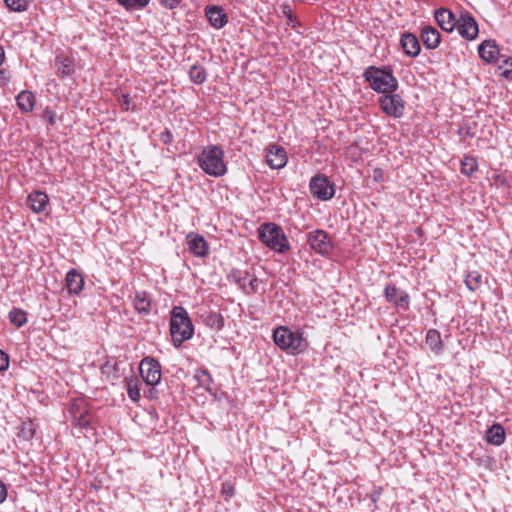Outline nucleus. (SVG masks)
I'll use <instances>...</instances> for the list:
<instances>
[{
	"label": "nucleus",
	"mask_w": 512,
	"mask_h": 512,
	"mask_svg": "<svg viewBox=\"0 0 512 512\" xmlns=\"http://www.w3.org/2000/svg\"><path fill=\"white\" fill-rule=\"evenodd\" d=\"M401 46L404 53L410 57H416L421 51L418 38L412 33H404L401 37Z\"/></svg>",
	"instance_id": "obj_21"
},
{
	"label": "nucleus",
	"mask_w": 512,
	"mask_h": 512,
	"mask_svg": "<svg viewBox=\"0 0 512 512\" xmlns=\"http://www.w3.org/2000/svg\"><path fill=\"white\" fill-rule=\"evenodd\" d=\"M133 306L139 313L148 314L151 309V300L147 292H136L133 299Z\"/></svg>",
	"instance_id": "obj_25"
},
{
	"label": "nucleus",
	"mask_w": 512,
	"mask_h": 512,
	"mask_svg": "<svg viewBox=\"0 0 512 512\" xmlns=\"http://www.w3.org/2000/svg\"><path fill=\"white\" fill-rule=\"evenodd\" d=\"M384 296L388 302L394 303L395 306L403 310L409 309L410 296L407 292L400 291L395 285H386L384 289Z\"/></svg>",
	"instance_id": "obj_11"
},
{
	"label": "nucleus",
	"mask_w": 512,
	"mask_h": 512,
	"mask_svg": "<svg viewBox=\"0 0 512 512\" xmlns=\"http://www.w3.org/2000/svg\"><path fill=\"white\" fill-rule=\"evenodd\" d=\"M65 284L69 295H78L84 288V277L76 269H71L66 274Z\"/></svg>",
	"instance_id": "obj_16"
},
{
	"label": "nucleus",
	"mask_w": 512,
	"mask_h": 512,
	"mask_svg": "<svg viewBox=\"0 0 512 512\" xmlns=\"http://www.w3.org/2000/svg\"><path fill=\"white\" fill-rule=\"evenodd\" d=\"M478 170V162L476 158L472 156H465L461 160L460 171L466 176H472Z\"/></svg>",
	"instance_id": "obj_29"
},
{
	"label": "nucleus",
	"mask_w": 512,
	"mask_h": 512,
	"mask_svg": "<svg viewBox=\"0 0 512 512\" xmlns=\"http://www.w3.org/2000/svg\"><path fill=\"white\" fill-rule=\"evenodd\" d=\"M35 433V424L32 420V418H27L26 421H23L21 423V426L19 427L18 436L22 437L25 440H29L33 437Z\"/></svg>",
	"instance_id": "obj_33"
},
{
	"label": "nucleus",
	"mask_w": 512,
	"mask_h": 512,
	"mask_svg": "<svg viewBox=\"0 0 512 512\" xmlns=\"http://www.w3.org/2000/svg\"><path fill=\"white\" fill-rule=\"evenodd\" d=\"M257 288H258V279L257 278H253V279L250 280L249 287L246 290V292L247 293H255V292H257Z\"/></svg>",
	"instance_id": "obj_47"
},
{
	"label": "nucleus",
	"mask_w": 512,
	"mask_h": 512,
	"mask_svg": "<svg viewBox=\"0 0 512 512\" xmlns=\"http://www.w3.org/2000/svg\"><path fill=\"white\" fill-rule=\"evenodd\" d=\"M93 418H72V427L74 429H79L80 432H83L84 436H88L89 432H93V422L91 421Z\"/></svg>",
	"instance_id": "obj_28"
},
{
	"label": "nucleus",
	"mask_w": 512,
	"mask_h": 512,
	"mask_svg": "<svg viewBox=\"0 0 512 512\" xmlns=\"http://www.w3.org/2000/svg\"><path fill=\"white\" fill-rule=\"evenodd\" d=\"M426 344L434 353H439L443 348L440 332L436 329L428 330L426 334Z\"/></svg>",
	"instance_id": "obj_27"
},
{
	"label": "nucleus",
	"mask_w": 512,
	"mask_h": 512,
	"mask_svg": "<svg viewBox=\"0 0 512 512\" xmlns=\"http://www.w3.org/2000/svg\"><path fill=\"white\" fill-rule=\"evenodd\" d=\"M199 167L208 175L223 176L227 172L224 162V151L217 145L205 147L197 157Z\"/></svg>",
	"instance_id": "obj_3"
},
{
	"label": "nucleus",
	"mask_w": 512,
	"mask_h": 512,
	"mask_svg": "<svg viewBox=\"0 0 512 512\" xmlns=\"http://www.w3.org/2000/svg\"><path fill=\"white\" fill-rule=\"evenodd\" d=\"M260 240L270 249L283 253L289 248L288 240L282 229L275 224H264L259 228Z\"/></svg>",
	"instance_id": "obj_5"
},
{
	"label": "nucleus",
	"mask_w": 512,
	"mask_h": 512,
	"mask_svg": "<svg viewBox=\"0 0 512 512\" xmlns=\"http://www.w3.org/2000/svg\"><path fill=\"white\" fill-rule=\"evenodd\" d=\"M456 28L459 34L467 40H474L479 33L478 24L469 12L460 14L457 19Z\"/></svg>",
	"instance_id": "obj_10"
},
{
	"label": "nucleus",
	"mask_w": 512,
	"mask_h": 512,
	"mask_svg": "<svg viewBox=\"0 0 512 512\" xmlns=\"http://www.w3.org/2000/svg\"><path fill=\"white\" fill-rule=\"evenodd\" d=\"M55 68L58 76H70L75 71L74 61L70 57L60 55L55 59Z\"/></svg>",
	"instance_id": "obj_23"
},
{
	"label": "nucleus",
	"mask_w": 512,
	"mask_h": 512,
	"mask_svg": "<svg viewBox=\"0 0 512 512\" xmlns=\"http://www.w3.org/2000/svg\"><path fill=\"white\" fill-rule=\"evenodd\" d=\"M160 140L164 144H171L173 142L172 132L168 128H165L164 131L160 133Z\"/></svg>",
	"instance_id": "obj_43"
},
{
	"label": "nucleus",
	"mask_w": 512,
	"mask_h": 512,
	"mask_svg": "<svg viewBox=\"0 0 512 512\" xmlns=\"http://www.w3.org/2000/svg\"><path fill=\"white\" fill-rule=\"evenodd\" d=\"M150 0H117L126 10H139L145 8Z\"/></svg>",
	"instance_id": "obj_35"
},
{
	"label": "nucleus",
	"mask_w": 512,
	"mask_h": 512,
	"mask_svg": "<svg viewBox=\"0 0 512 512\" xmlns=\"http://www.w3.org/2000/svg\"><path fill=\"white\" fill-rule=\"evenodd\" d=\"M139 370L147 385L155 386L160 382L162 376L161 365L156 359L152 357L142 359Z\"/></svg>",
	"instance_id": "obj_7"
},
{
	"label": "nucleus",
	"mask_w": 512,
	"mask_h": 512,
	"mask_svg": "<svg viewBox=\"0 0 512 512\" xmlns=\"http://www.w3.org/2000/svg\"><path fill=\"white\" fill-rule=\"evenodd\" d=\"M498 61L501 62L499 64V68L500 69L505 68L502 72V76L507 79H512V58L500 55Z\"/></svg>",
	"instance_id": "obj_37"
},
{
	"label": "nucleus",
	"mask_w": 512,
	"mask_h": 512,
	"mask_svg": "<svg viewBox=\"0 0 512 512\" xmlns=\"http://www.w3.org/2000/svg\"><path fill=\"white\" fill-rule=\"evenodd\" d=\"M42 117L50 125L54 126L56 124V113L49 107L45 108Z\"/></svg>",
	"instance_id": "obj_40"
},
{
	"label": "nucleus",
	"mask_w": 512,
	"mask_h": 512,
	"mask_svg": "<svg viewBox=\"0 0 512 512\" xmlns=\"http://www.w3.org/2000/svg\"><path fill=\"white\" fill-rule=\"evenodd\" d=\"M273 341L283 351L292 355L302 353L307 347V341L299 331H292L286 326L273 330Z\"/></svg>",
	"instance_id": "obj_4"
},
{
	"label": "nucleus",
	"mask_w": 512,
	"mask_h": 512,
	"mask_svg": "<svg viewBox=\"0 0 512 512\" xmlns=\"http://www.w3.org/2000/svg\"><path fill=\"white\" fill-rule=\"evenodd\" d=\"M186 242L191 253L196 257H205L209 254V245L205 238L195 232L186 235Z\"/></svg>",
	"instance_id": "obj_12"
},
{
	"label": "nucleus",
	"mask_w": 512,
	"mask_h": 512,
	"mask_svg": "<svg viewBox=\"0 0 512 512\" xmlns=\"http://www.w3.org/2000/svg\"><path fill=\"white\" fill-rule=\"evenodd\" d=\"M17 105L23 112H31L35 106V96L30 91H22L18 94Z\"/></svg>",
	"instance_id": "obj_26"
},
{
	"label": "nucleus",
	"mask_w": 512,
	"mask_h": 512,
	"mask_svg": "<svg viewBox=\"0 0 512 512\" xmlns=\"http://www.w3.org/2000/svg\"><path fill=\"white\" fill-rule=\"evenodd\" d=\"M363 76L370 87L378 93H393L398 88V81L390 67L369 66L365 69Z\"/></svg>",
	"instance_id": "obj_1"
},
{
	"label": "nucleus",
	"mask_w": 512,
	"mask_h": 512,
	"mask_svg": "<svg viewBox=\"0 0 512 512\" xmlns=\"http://www.w3.org/2000/svg\"><path fill=\"white\" fill-rule=\"evenodd\" d=\"M287 153L279 145H269L266 152V162L273 169L283 168L287 163Z\"/></svg>",
	"instance_id": "obj_13"
},
{
	"label": "nucleus",
	"mask_w": 512,
	"mask_h": 512,
	"mask_svg": "<svg viewBox=\"0 0 512 512\" xmlns=\"http://www.w3.org/2000/svg\"><path fill=\"white\" fill-rule=\"evenodd\" d=\"M485 439L488 444L501 446L506 439V432L502 425L494 423L486 431Z\"/></svg>",
	"instance_id": "obj_22"
},
{
	"label": "nucleus",
	"mask_w": 512,
	"mask_h": 512,
	"mask_svg": "<svg viewBox=\"0 0 512 512\" xmlns=\"http://www.w3.org/2000/svg\"><path fill=\"white\" fill-rule=\"evenodd\" d=\"M27 202L35 213H41L45 211L49 203V197L43 191H33L28 195Z\"/></svg>",
	"instance_id": "obj_20"
},
{
	"label": "nucleus",
	"mask_w": 512,
	"mask_h": 512,
	"mask_svg": "<svg viewBox=\"0 0 512 512\" xmlns=\"http://www.w3.org/2000/svg\"><path fill=\"white\" fill-rule=\"evenodd\" d=\"M482 275L478 271H471L467 274L465 284L471 291H477L482 286Z\"/></svg>",
	"instance_id": "obj_32"
},
{
	"label": "nucleus",
	"mask_w": 512,
	"mask_h": 512,
	"mask_svg": "<svg viewBox=\"0 0 512 512\" xmlns=\"http://www.w3.org/2000/svg\"><path fill=\"white\" fill-rule=\"evenodd\" d=\"M193 333V325L187 311L181 306L174 307L170 316V334L174 346L180 347L193 336Z\"/></svg>",
	"instance_id": "obj_2"
},
{
	"label": "nucleus",
	"mask_w": 512,
	"mask_h": 512,
	"mask_svg": "<svg viewBox=\"0 0 512 512\" xmlns=\"http://www.w3.org/2000/svg\"><path fill=\"white\" fill-rule=\"evenodd\" d=\"M420 38L427 49H436L441 42L440 32L430 25L421 28Z\"/></svg>",
	"instance_id": "obj_17"
},
{
	"label": "nucleus",
	"mask_w": 512,
	"mask_h": 512,
	"mask_svg": "<svg viewBox=\"0 0 512 512\" xmlns=\"http://www.w3.org/2000/svg\"><path fill=\"white\" fill-rule=\"evenodd\" d=\"M189 77L195 84H202L207 79V73L203 66L193 65L189 70Z\"/></svg>",
	"instance_id": "obj_31"
},
{
	"label": "nucleus",
	"mask_w": 512,
	"mask_h": 512,
	"mask_svg": "<svg viewBox=\"0 0 512 512\" xmlns=\"http://www.w3.org/2000/svg\"><path fill=\"white\" fill-rule=\"evenodd\" d=\"M139 385V380L137 378H126L127 394L134 402L138 401L141 397Z\"/></svg>",
	"instance_id": "obj_30"
},
{
	"label": "nucleus",
	"mask_w": 512,
	"mask_h": 512,
	"mask_svg": "<svg viewBox=\"0 0 512 512\" xmlns=\"http://www.w3.org/2000/svg\"><path fill=\"white\" fill-rule=\"evenodd\" d=\"M206 321L211 327L218 329V330H220L224 325V320H223L222 316L218 313H210L207 316Z\"/></svg>",
	"instance_id": "obj_38"
},
{
	"label": "nucleus",
	"mask_w": 512,
	"mask_h": 512,
	"mask_svg": "<svg viewBox=\"0 0 512 512\" xmlns=\"http://www.w3.org/2000/svg\"><path fill=\"white\" fill-rule=\"evenodd\" d=\"M382 111L388 116L399 118L403 115L405 105L400 95L393 93H386L379 99Z\"/></svg>",
	"instance_id": "obj_8"
},
{
	"label": "nucleus",
	"mask_w": 512,
	"mask_h": 512,
	"mask_svg": "<svg viewBox=\"0 0 512 512\" xmlns=\"http://www.w3.org/2000/svg\"><path fill=\"white\" fill-rule=\"evenodd\" d=\"M307 242L312 250L321 255H328L333 249L331 238L324 230L308 233Z\"/></svg>",
	"instance_id": "obj_9"
},
{
	"label": "nucleus",
	"mask_w": 512,
	"mask_h": 512,
	"mask_svg": "<svg viewBox=\"0 0 512 512\" xmlns=\"http://www.w3.org/2000/svg\"><path fill=\"white\" fill-rule=\"evenodd\" d=\"M9 320L17 327H22L27 322V313L21 309L14 308L9 312Z\"/></svg>",
	"instance_id": "obj_34"
},
{
	"label": "nucleus",
	"mask_w": 512,
	"mask_h": 512,
	"mask_svg": "<svg viewBox=\"0 0 512 512\" xmlns=\"http://www.w3.org/2000/svg\"><path fill=\"white\" fill-rule=\"evenodd\" d=\"M282 12L287 17V24L292 25L294 27V22L296 21L295 16L292 14V11L290 9L289 5H283L282 6Z\"/></svg>",
	"instance_id": "obj_41"
},
{
	"label": "nucleus",
	"mask_w": 512,
	"mask_h": 512,
	"mask_svg": "<svg viewBox=\"0 0 512 512\" xmlns=\"http://www.w3.org/2000/svg\"><path fill=\"white\" fill-rule=\"evenodd\" d=\"M121 108L124 111L135 110V106L131 105V99L128 95H123L121 98Z\"/></svg>",
	"instance_id": "obj_42"
},
{
	"label": "nucleus",
	"mask_w": 512,
	"mask_h": 512,
	"mask_svg": "<svg viewBox=\"0 0 512 512\" xmlns=\"http://www.w3.org/2000/svg\"><path fill=\"white\" fill-rule=\"evenodd\" d=\"M204 12L209 24L215 29L223 28L229 21L228 15L218 5H208Z\"/></svg>",
	"instance_id": "obj_14"
},
{
	"label": "nucleus",
	"mask_w": 512,
	"mask_h": 512,
	"mask_svg": "<svg viewBox=\"0 0 512 512\" xmlns=\"http://www.w3.org/2000/svg\"><path fill=\"white\" fill-rule=\"evenodd\" d=\"M122 363L116 361H107L101 368V373L105 379L112 384H115L124 375V369L121 367Z\"/></svg>",
	"instance_id": "obj_19"
},
{
	"label": "nucleus",
	"mask_w": 512,
	"mask_h": 512,
	"mask_svg": "<svg viewBox=\"0 0 512 512\" xmlns=\"http://www.w3.org/2000/svg\"><path fill=\"white\" fill-rule=\"evenodd\" d=\"M86 414H87V412H82V413L80 414V416H81V417H84V416H86Z\"/></svg>",
	"instance_id": "obj_51"
},
{
	"label": "nucleus",
	"mask_w": 512,
	"mask_h": 512,
	"mask_svg": "<svg viewBox=\"0 0 512 512\" xmlns=\"http://www.w3.org/2000/svg\"><path fill=\"white\" fill-rule=\"evenodd\" d=\"M161 5L165 7L166 9H174L176 8L181 0H159Z\"/></svg>",
	"instance_id": "obj_45"
},
{
	"label": "nucleus",
	"mask_w": 512,
	"mask_h": 512,
	"mask_svg": "<svg viewBox=\"0 0 512 512\" xmlns=\"http://www.w3.org/2000/svg\"><path fill=\"white\" fill-rule=\"evenodd\" d=\"M9 366V357L8 355L0 350V371H5Z\"/></svg>",
	"instance_id": "obj_44"
},
{
	"label": "nucleus",
	"mask_w": 512,
	"mask_h": 512,
	"mask_svg": "<svg viewBox=\"0 0 512 512\" xmlns=\"http://www.w3.org/2000/svg\"><path fill=\"white\" fill-rule=\"evenodd\" d=\"M153 393H154V389H153V388H151V389L149 390V395H150V397H153Z\"/></svg>",
	"instance_id": "obj_50"
},
{
	"label": "nucleus",
	"mask_w": 512,
	"mask_h": 512,
	"mask_svg": "<svg viewBox=\"0 0 512 512\" xmlns=\"http://www.w3.org/2000/svg\"><path fill=\"white\" fill-rule=\"evenodd\" d=\"M194 390L211 392L213 380L206 370H197L193 376Z\"/></svg>",
	"instance_id": "obj_24"
},
{
	"label": "nucleus",
	"mask_w": 512,
	"mask_h": 512,
	"mask_svg": "<svg viewBox=\"0 0 512 512\" xmlns=\"http://www.w3.org/2000/svg\"><path fill=\"white\" fill-rule=\"evenodd\" d=\"M434 18L440 28L445 32H452L456 28L457 19L452 11L439 8L434 12Z\"/></svg>",
	"instance_id": "obj_15"
},
{
	"label": "nucleus",
	"mask_w": 512,
	"mask_h": 512,
	"mask_svg": "<svg viewBox=\"0 0 512 512\" xmlns=\"http://www.w3.org/2000/svg\"><path fill=\"white\" fill-rule=\"evenodd\" d=\"M373 177L376 181H379L382 177V171L381 169H375L373 173Z\"/></svg>",
	"instance_id": "obj_49"
},
{
	"label": "nucleus",
	"mask_w": 512,
	"mask_h": 512,
	"mask_svg": "<svg viewBox=\"0 0 512 512\" xmlns=\"http://www.w3.org/2000/svg\"><path fill=\"white\" fill-rule=\"evenodd\" d=\"M479 56L486 62L498 61L500 50L493 40H485L478 47Z\"/></svg>",
	"instance_id": "obj_18"
},
{
	"label": "nucleus",
	"mask_w": 512,
	"mask_h": 512,
	"mask_svg": "<svg viewBox=\"0 0 512 512\" xmlns=\"http://www.w3.org/2000/svg\"><path fill=\"white\" fill-rule=\"evenodd\" d=\"M221 494L225 498L226 501H228L229 499L234 497L235 496V488H234L233 483H231L230 481L223 482L222 487H221Z\"/></svg>",
	"instance_id": "obj_39"
},
{
	"label": "nucleus",
	"mask_w": 512,
	"mask_h": 512,
	"mask_svg": "<svg viewBox=\"0 0 512 512\" xmlns=\"http://www.w3.org/2000/svg\"><path fill=\"white\" fill-rule=\"evenodd\" d=\"M7 498V486L0 480V504L3 503Z\"/></svg>",
	"instance_id": "obj_46"
},
{
	"label": "nucleus",
	"mask_w": 512,
	"mask_h": 512,
	"mask_svg": "<svg viewBox=\"0 0 512 512\" xmlns=\"http://www.w3.org/2000/svg\"><path fill=\"white\" fill-rule=\"evenodd\" d=\"M6 6L14 12L26 11L30 0H4Z\"/></svg>",
	"instance_id": "obj_36"
},
{
	"label": "nucleus",
	"mask_w": 512,
	"mask_h": 512,
	"mask_svg": "<svg viewBox=\"0 0 512 512\" xmlns=\"http://www.w3.org/2000/svg\"><path fill=\"white\" fill-rule=\"evenodd\" d=\"M8 81V77L6 75V70L0 67V87L6 85Z\"/></svg>",
	"instance_id": "obj_48"
},
{
	"label": "nucleus",
	"mask_w": 512,
	"mask_h": 512,
	"mask_svg": "<svg viewBox=\"0 0 512 512\" xmlns=\"http://www.w3.org/2000/svg\"><path fill=\"white\" fill-rule=\"evenodd\" d=\"M309 188L312 195L322 201L331 199L335 194L334 184L324 175L312 177Z\"/></svg>",
	"instance_id": "obj_6"
}]
</instances>
